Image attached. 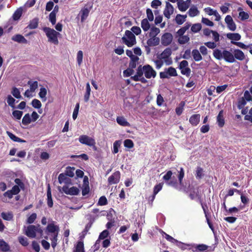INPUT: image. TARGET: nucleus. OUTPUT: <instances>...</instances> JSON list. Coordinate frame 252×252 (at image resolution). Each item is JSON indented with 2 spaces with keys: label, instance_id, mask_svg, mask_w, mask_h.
I'll return each mask as SVG.
<instances>
[{
  "label": "nucleus",
  "instance_id": "obj_58",
  "mask_svg": "<svg viewBox=\"0 0 252 252\" xmlns=\"http://www.w3.org/2000/svg\"><path fill=\"white\" fill-rule=\"evenodd\" d=\"M28 84L30 85V90L32 92H34L38 87V82L36 81L32 83L31 81H29Z\"/></svg>",
  "mask_w": 252,
  "mask_h": 252
},
{
  "label": "nucleus",
  "instance_id": "obj_47",
  "mask_svg": "<svg viewBox=\"0 0 252 252\" xmlns=\"http://www.w3.org/2000/svg\"><path fill=\"white\" fill-rule=\"evenodd\" d=\"M139 60L138 57H134L133 59H130V61L129 63V67L133 69L136 67L137 63Z\"/></svg>",
  "mask_w": 252,
  "mask_h": 252
},
{
  "label": "nucleus",
  "instance_id": "obj_41",
  "mask_svg": "<svg viewBox=\"0 0 252 252\" xmlns=\"http://www.w3.org/2000/svg\"><path fill=\"white\" fill-rule=\"evenodd\" d=\"M201 206L205 214L206 220H210L211 218V214L209 211L207 204L201 203Z\"/></svg>",
  "mask_w": 252,
  "mask_h": 252
},
{
  "label": "nucleus",
  "instance_id": "obj_64",
  "mask_svg": "<svg viewBox=\"0 0 252 252\" xmlns=\"http://www.w3.org/2000/svg\"><path fill=\"white\" fill-rule=\"evenodd\" d=\"M12 115L17 120H20L22 116L23 112L19 110H14L12 112Z\"/></svg>",
  "mask_w": 252,
  "mask_h": 252
},
{
  "label": "nucleus",
  "instance_id": "obj_26",
  "mask_svg": "<svg viewBox=\"0 0 252 252\" xmlns=\"http://www.w3.org/2000/svg\"><path fill=\"white\" fill-rule=\"evenodd\" d=\"M116 121L117 123L120 126H130L129 123L126 121V120L124 117H117Z\"/></svg>",
  "mask_w": 252,
  "mask_h": 252
},
{
  "label": "nucleus",
  "instance_id": "obj_9",
  "mask_svg": "<svg viewBox=\"0 0 252 252\" xmlns=\"http://www.w3.org/2000/svg\"><path fill=\"white\" fill-rule=\"evenodd\" d=\"M145 76L147 78H151V77H155L156 76V72L153 69L152 67L149 65L143 66Z\"/></svg>",
  "mask_w": 252,
  "mask_h": 252
},
{
  "label": "nucleus",
  "instance_id": "obj_19",
  "mask_svg": "<svg viewBox=\"0 0 252 252\" xmlns=\"http://www.w3.org/2000/svg\"><path fill=\"white\" fill-rule=\"evenodd\" d=\"M191 55L193 60L195 62H199L203 59L202 55L197 49H193L191 52Z\"/></svg>",
  "mask_w": 252,
  "mask_h": 252
},
{
  "label": "nucleus",
  "instance_id": "obj_51",
  "mask_svg": "<svg viewBox=\"0 0 252 252\" xmlns=\"http://www.w3.org/2000/svg\"><path fill=\"white\" fill-rule=\"evenodd\" d=\"M74 170H75L74 167H71L70 166H68L66 167L65 174L67 176H69L70 177H73L74 175Z\"/></svg>",
  "mask_w": 252,
  "mask_h": 252
},
{
  "label": "nucleus",
  "instance_id": "obj_37",
  "mask_svg": "<svg viewBox=\"0 0 252 252\" xmlns=\"http://www.w3.org/2000/svg\"><path fill=\"white\" fill-rule=\"evenodd\" d=\"M86 90L85 94H84V101L86 102H87L89 100L90 94H91V87H90L89 83H87Z\"/></svg>",
  "mask_w": 252,
  "mask_h": 252
},
{
  "label": "nucleus",
  "instance_id": "obj_13",
  "mask_svg": "<svg viewBox=\"0 0 252 252\" xmlns=\"http://www.w3.org/2000/svg\"><path fill=\"white\" fill-rule=\"evenodd\" d=\"M173 6L170 3L166 1L165 8L163 11V14L164 16L168 19L170 18L171 15L173 13Z\"/></svg>",
  "mask_w": 252,
  "mask_h": 252
},
{
  "label": "nucleus",
  "instance_id": "obj_33",
  "mask_svg": "<svg viewBox=\"0 0 252 252\" xmlns=\"http://www.w3.org/2000/svg\"><path fill=\"white\" fill-rule=\"evenodd\" d=\"M38 19L35 18L30 21V24L28 26L27 28L30 29H35L38 27Z\"/></svg>",
  "mask_w": 252,
  "mask_h": 252
},
{
  "label": "nucleus",
  "instance_id": "obj_40",
  "mask_svg": "<svg viewBox=\"0 0 252 252\" xmlns=\"http://www.w3.org/2000/svg\"><path fill=\"white\" fill-rule=\"evenodd\" d=\"M160 30L159 28L156 27H152L151 28L150 32H149V36L150 37H155L159 33Z\"/></svg>",
  "mask_w": 252,
  "mask_h": 252
},
{
  "label": "nucleus",
  "instance_id": "obj_21",
  "mask_svg": "<svg viewBox=\"0 0 252 252\" xmlns=\"http://www.w3.org/2000/svg\"><path fill=\"white\" fill-rule=\"evenodd\" d=\"M223 110H221L220 111L217 117V120L218 124V126L220 127H222L224 126L225 122L223 118Z\"/></svg>",
  "mask_w": 252,
  "mask_h": 252
},
{
  "label": "nucleus",
  "instance_id": "obj_38",
  "mask_svg": "<svg viewBox=\"0 0 252 252\" xmlns=\"http://www.w3.org/2000/svg\"><path fill=\"white\" fill-rule=\"evenodd\" d=\"M90 192V187L89 186V182L87 180V183H85V179H84V183L83 184L82 189V193L83 196H85L88 194Z\"/></svg>",
  "mask_w": 252,
  "mask_h": 252
},
{
  "label": "nucleus",
  "instance_id": "obj_42",
  "mask_svg": "<svg viewBox=\"0 0 252 252\" xmlns=\"http://www.w3.org/2000/svg\"><path fill=\"white\" fill-rule=\"evenodd\" d=\"M74 252H85L83 241H78L77 243Z\"/></svg>",
  "mask_w": 252,
  "mask_h": 252
},
{
  "label": "nucleus",
  "instance_id": "obj_3",
  "mask_svg": "<svg viewBox=\"0 0 252 252\" xmlns=\"http://www.w3.org/2000/svg\"><path fill=\"white\" fill-rule=\"evenodd\" d=\"M43 230L39 225H29L26 230L25 234L29 237L33 238L36 237V233L42 235Z\"/></svg>",
  "mask_w": 252,
  "mask_h": 252
},
{
  "label": "nucleus",
  "instance_id": "obj_29",
  "mask_svg": "<svg viewBox=\"0 0 252 252\" xmlns=\"http://www.w3.org/2000/svg\"><path fill=\"white\" fill-rule=\"evenodd\" d=\"M47 229L48 232L53 233H59V227L57 225H55L54 224H49L47 227Z\"/></svg>",
  "mask_w": 252,
  "mask_h": 252
},
{
  "label": "nucleus",
  "instance_id": "obj_16",
  "mask_svg": "<svg viewBox=\"0 0 252 252\" xmlns=\"http://www.w3.org/2000/svg\"><path fill=\"white\" fill-rule=\"evenodd\" d=\"M200 115L199 114L192 115L189 119V122L193 126H196L200 122Z\"/></svg>",
  "mask_w": 252,
  "mask_h": 252
},
{
  "label": "nucleus",
  "instance_id": "obj_32",
  "mask_svg": "<svg viewBox=\"0 0 252 252\" xmlns=\"http://www.w3.org/2000/svg\"><path fill=\"white\" fill-rule=\"evenodd\" d=\"M47 205L50 208H51L53 206V202L52 198V194L51 191V189L50 187H48L47 191Z\"/></svg>",
  "mask_w": 252,
  "mask_h": 252
},
{
  "label": "nucleus",
  "instance_id": "obj_24",
  "mask_svg": "<svg viewBox=\"0 0 252 252\" xmlns=\"http://www.w3.org/2000/svg\"><path fill=\"white\" fill-rule=\"evenodd\" d=\"M243 9L241 7H238V11L239 13V18L241 21H245L249 19V15L248 13L242 11Z\"/></svg>",
  "mask_w": 252,
  "mask_h": 252
},
{
  "label": "nucleus",
  "instance_id": "obj_20",
  "mask_svg": "<svg viewBox=\"0 0 252 252\" xmlns=\"http://www.w3.org/2000/svg\"><path fill=\"white\" fill-rule=\"evenodd\" d=\"M159 38L157 37H150V38L148 39L147 41V44L148 46H156L158 45L159 43Z\"/></svg>",
  "mask_w": 252,
  "mask_h": 252
},
{
  "label": "nucleus",
  "instance_id": "obj_55",
  "mask_svg": "<svg viewBox=\"0 0 252 252\" xmlns=\"http://www.w3.org/2000/svg\"><path fill=\"white\" fill-rule=\"evenodd\" d=\"M58 233H56L53 234L52 238L50 239L51 241V246L53 249H54L57 245V241H58Z\"/></svg>",
  "mask_w": 252,
  "mask_h": 252
},
{
  "label": "nucleus",
  "instance_id": "obj_62",
  "mask_svg": "<svg viewBox=\"0 0 252 252\" xmlns=\"http://www.w3.org/2000/svg\"><path fill=\"white\" fill-rule=\"evenodd\" d=\"M32 107L36 109L40 108L42 105L41 102L39 100L35 98L32 100Z\"/></svg>",
  "mask_w": 252,
  "mask_h": 252
},
{
  "label": "nucleus",
  "instance_id": "obj_57",
  "mask_svg": "<svg viewBox=\"0 0 252 252\" xmlns=\"http://www.w3.org/2000/svg\"><path fill=\"white\" fill-rule=\"evenodd\" d=\"M15 99L13 97H12L11 95H8L7 96V102L8 104V105L13 108H15Z\"/></svg>",
  "mask_w": 252,
  "mask_h": 252
},
{
  "label": "nucleus",
  "instance_id": "obj_43",
  "mask_svg": "<svg viewBox=\"0 0 252 252\" xmlns=\"http://www.w3.org/2000/svg\"><path fill=\"white\" fill-rule=\"evenodd\" d=\"M195 177L197 179H201L204 176L203 169L200 167L197 166L196 170Z\"/></svg>",
  "mask_w": 252,
  "mask_h": 252
},
{
  "label": "nucleus",
  "instance_id": "obj_11",
  "mask_svg": "<svg viewBox=\"0 0 252 252\" xmlns=\"http://www.w3.org/2000/svg\"><path fill=\"white\" fill-rule=\"evenodd\" d=\"M173 40V36L171 33L169 32H166L164 33L161 37V42L163 46L169 45Z\"/></svg>",
  "mask_w": 252,
  "mask_h": 252
},
{
  "label": "nucleus",
  "instance_id": "obj_63",
  "mask_svg": "<svg viewBox=\"0 0 252 252\" xmlns=\"http://www.w3.org/2000/svg\"><path fill=\"white\" fill-rule=\"evenodd\" d=\"M124 146L126 148L130 149L133 147L134 143L131 139H126L124 142Z\"/></svg>",
  "mask_w": 252,
  "mask_h": 252
},
{
  "label": "nucleus",
  "instance_id": "obj_22",
  "mask_svg": "<svg viewBox=\"0 0 252 252\" xmlns=\"http://www.w3.org/2000/svg\"><path fill=\"white\" fill-rule=\"evenodd\" d=\"M169 184L179 191H186V186H181L179 183H178L177 181H171Z\"/></svg>",
  "mask_w": 252,
  "mask_h": 252
},
{
  "label": "nucleus",
  "instance_id": "obj_39",
  "mask_svg": "<svg viewBox=\"0 0 252 252\" xmlns=\"http://www.w3.org/2000/svg\"><path fill=\"white\" fill-rule=\"evenodd\" d=\"M141 28L144 31L147 32L150 28V25L147 19H144L141 21Z\"/></svg>",
  "mask_w": 252,
  "mask_h": 252
},
{
  "label": "nucleus",
  "instance_id": "obj_50",
  "mask_svg": "<svg viewBox=\"0 0 252 252\" xmlns=\"http://www.w3.org/2000/svg\"><path fill=\"white\" fill-rule=\"evenodd\" d=\"M176 243L177 246L182 250L191 249L190 245L186 244L183 243L181 242H179L178 241H177V242H176Z\"/></svg>",
  "mask_w": 252,
  "mask_h": 252
},
{
  "label": "nucleus",
  "instance_id": "obj_1",
  "mask_svg": "<svg viewBox=\"0 0 252 252\" xmlns=\"http://www.w3.org/2000/svg\"><path fill=\"white\" fill-rule=\"evenodd\" d=\"M190 26V23H186L184 27L180 28L176 32V36L178 37V42L180 44H185L189 41L190 38L189 35H184V33L189 30Z\"/></svg>",
  "mask_w": 252,
  "mask_h": 252
},
{
  "label": "nucleus",
  "instance_id": "obj_49",
  "mask_svg": "<svg viewBox=\"0 0 252 252\" xmlns=\"http://www.w3.org/2000/svg\"><path fill=\"white\" fill-rule=\"evenodd\" d=\"M47 94V90L46 88L42 87L40 89V92L39 93V97L42 99L43 101H45L46 100V95Z\"/></svg>",
  "mask_w": 252,
  "mask_h": 252
},
{
  "label": "nucleus",
  "instance_id": "obj_36",
  "mask_svg": "<svg viewBox=\"0 0 252 252\" xmlns=\"http://www.w3.org/2000/svg\"><path fill=\"white\" fill-rule=\"evenodd\" d=\"M199 13V11L196 6H192L188 11V14L190 17H193L197 16Z\"/></svg>",
  "mask_w": 252,
  "mask_h": 252
},
{
  "label": "nucleus",
  "instance_id": "obj_10",
  "mask_svg": "<svg viewBox=\"0 0 252 252\" xmlns=\"http://www.w3.org/2000/svg\"><path fill=\"white\" fill-rule=\"evenodd\" d=\"M63 191L65 194L71 195H78L80 192L79 189L76 187H72L69 188L66 186H64L63 187Z\"/></svg>",
  "mask_w": 252,
  "mask_h": 252
},
{
  "label": "nucleus",
  "instance_id": "obj_52",
  "mask_svg": "<svg viewBox=\"0 0 252 252\" xmlns=\"http://www.w3.org/2000/svg\"><path fill=\"white\" fill-rule=\"evenodd\" d=\"M121 142L120 140H117L113 143V150L112 152L114 154H117L119 152V148L120 147Z\"/></svg>",
  "mask_w": 252,
  "mask_h": 252
},
{
  "label": "nucleus",
  "instance_id": "obj_27",
  "mask_svg": "<svg viewBox=\"0 0 252 252\" xmlns=\"http://www.w3.org/2000/svg\"><path fill=\"white\" fill-rule=\"evenodd\" d=\"M191 248L194 249L195 250H193V251H199V252H204L207 250L208 248V246L205 244H199L193 245L191 246Z\"/></svg>",
  "mask_w": 252,
  "mask_h": 252
},
{
  "label": "nucleus",
  "instance_id": "obj_28",
  "mask_svg": "<svg viewBox=\"0 0 252 252\" xmlns=\"http://www.w3.org/2000/svg\"><path fill=\"white\" fill-rule=\"evenodd\" d=\"M10 250V247L3 239H0V251L6 252Z\"/></svg>",
  "mask_w": 252,
  "mask_h": 252
},
{
  "label": "nucleus",
  "instance_id": "obj_2",
  "mask_svg": "<svg viewBox=\"0 0 252 252\" xmlns=\"http://www.w3.org/2000/svg\"><path fill=\"white\" fill-rule=\"evenodd\" d=\"M42 30L45 33L48 41L54 43L55 45L59 44L58 36L60 34L59 32H56L53 29L49 27H43Z\"/></svg>",
  "mask_w": 252,
  "mask_h": 252
},
{
  "label": "nucleus",
  "instance_id": "obj_25",
  "mask_svg": "<svg viewBox=\"0 0 252 252\" xmlns=\"http://www.w3.org/2000/svg\"><path fill=\"white\" fill-rule=\"evenodd\" d=\"M226 37L233 41H238L241 38V35L238 33H228L226 34Z\"/></svg>",
  "mask_w": 252,
  "mask_h": 252
},
{
  "label": "nucleus",
  "instance_id": "obj_61",
  "mask_svg": "<svg viewBox=\"0 0 252 252\" xmlns=\"http://www.w3.org/2000/svg\"><path fill=\"white\" fill-rule=\"evenodd\" d=\"M108 204V201L105 196H101L98 201L97 204L100 206L106 205Z\"/></svg>",
  "mask_w": 252,
  "mask_h": 252
},
{
  "label": "nucleus",
  "instance_id": "obj_56",
  "mask_svg": "<svg viewBox=\"0 0 252 252\" xmlns=\"http://www.w3.org/2000/svg\"><path fill=\"white\" fill-rule=\"evenodd\" d=\"M56 15L54 12H51L49 15V20L53 25L56 23Z\"/></svg>",
  "mask_w": 252,
  "mask_h": 252
},
{
  "label": "nucleus",
  "instance_id": "obj_54",
  "mask_svg": "<svg viewBox=\"0 0 252 252\" xmlns=\"http://www.w3.org/2000/svg\"><path fill=\"white\" fill-rule=\"evenodd\" d=\"M19 242L24 247H26L29 245L28 239L24 236H19L18 237Z\"/></svg>",
  "mask_w": 252,
  "mask_h": 252
},
{
  "label": "nucleus",
  "instance_id": "obj_14",
  "mask_svg": "<svg viewBox=\"0 0 252 252\" xmlns=\"http://www.w3.org/2000/svg\"><path fill=\"white\" fill-rule=\"evenodd\" d=\"M223 57L222 58L228 63H233L235 60L232 53L227 50H223L222 51Z\"/></svg>",
  "mask_w": 252,
  "mask_h": 252
},
{
  "label": "nucleus",
  "instance_id": "obj_5",
  "mask_svg": "<svg viewBox=\"0 0 252 252\" xmlns=\"http://www.w3.org/2000/svg\"><path fill=\"white\" fill-rule=\"evenodd\" d=\"M177 75L176 69L172 66L165 68L164 71L159 73V76L161 79L169 78L170 77H175Z\"/></svg>",
  "mask_w": 252,
  "mask_h": 252
},
{
  "label": "nucleus",
  "instance_id": "obj_4",
  "mask_svg": "<svg viewBox=\"0 0 252 252\" xmlns=\"http://www.w3.org/2000/svg\"><path fill=\"white\" fill-rule=\"evenodd\" d=\"M122 39L123 43L129 47H132L136 43L135 36L129 30L125 32V36H123Z\"/></svg>",
  "mask_w": 252,
  "mask_h": 252
},
{
  "label": "nucleus",
  "instance_id": "obj_31",
  "mask_svg": "<svg viewBox=\"0 0 252 252\" xmlns=\"http://www.w3.org/2000/svg\"><path fill=\"white\" fill-rule=\"evenodd\" d=\"M7 135L9 137V138L13 141L14 142H21V143H25L26 142V141L25 140L22 139L20 138L19 137L16 136L15 135L13 134L12 133L7 131L6 132Z\"/></svg>",
  "mask_w": 252,
  "mask_h": 252
},
{
  "label": "nucleus",
  "instance_id": "obj_48",
  "mask_svg": "<svg viewBox=\"0 0 252 252\" xmlns=\"http://www.w3.org/2000/svg\"><path fill=\"white\" fill-rule=\"evenodd\" d=\"M32 122V119L29 113L25 115L22 119V124L24 125H28L30 124Z\"/></svg>",
  "mask_w": 252,
  "mask_h": 252
},
{
  "label": "nucleus",
  "instance_id": "obj_18",
  "mask_svg": "<svg viewBox=\"0 0 252 252\" xmlns=\"http://www.w3.org/2000/svg\"><path fill=\"white\" fill-rule=\"evenodd\" d=\"M233 54L234 59H236L239 61H243L245 58L244 53L239 49H235L233 51Z\"/></svg>",
  "mask_w": 252,
  "mask_h": 252
},
{
  "label": "nucleus",
  "instance_id": "obj_17",
  "mask_svg": "<svg viewBox=\"0 0 252 252\" xmlns=\"http://www.w3.org/2000/svg\"><path fill=\"white\" fill-rule=\"evenodd\" d=\"M144 73L143 66L142 67L141 65H140L137 69L136 74L133 76H131L130 79L132 80H137L139 77L143 76Z\"/></svg>",
  "mask_w": 252,
  "mask_h": 252
},
{
  "label": "nucleus",
  "instance_id": "obj_53",
  "mask_svg": "<svg viewBox=\"0 0 252 252\" xmlns=\"http://www.w3.org/2000/svg\"><path fill=\"white\" fill-rule=\"evenodd\" d=\"M68 180L69 179L66 177L65 174L61 173L58 177V181L61 184L63 183H66Z\"/></svg>",
  "mask_w": 252,
  "mask_h": 252
},
{
  "label": "nucleus",
  "instance_id": "obj_34",
  "mask_svg": "<svg viewBox=\"0 0 252 252\" xmlns=\"http://www.w3.org/2000/svg\"><path fill=\"white\" fill-rule=\"evenodd\" d=\"M179 174L178 175V181L180 185L181 186H184V184L183 183V178L185 176L184 170L183 167H181L180 171H179Z\"/></svg>",
  "mask_w": 252,
  "mask_h": 252
},
{
  "label": "nucleus",
  "instance_id": "obj_7",
  "mask_svg": "<svg viewBox=\"0 0 252 252\" xmlns=\"http://www.w3.org/2000/svg\"><path fill=\"white\" fill-rule=\"evenodd\" d=\"M171 54V49L170 48H166L160 55V59H163L167 65H170L172 63L171 58H170Z\"/></svg>",
  "mask_w": 252,
  "mask_h": 252
},
{
  "label": "nucleus",
  "instance_id": "obj_45",
  "mask_svg": "<svg viewBox=\"0 0 252 252\" xmlns=\"http://www.w3.org/2000/svg\"><path fill=\"white\" fill-rule=\"evenodd\" d=\"M202 28L201 24L200 23H196L193 24L191 27V31L193 33H196L199 32Z\"/></svg>",
  "mask_w": 252,
  "mask_h": 252
},
{
  "label": "nucleus",
  "instance_id": "obj_8",
  "mask_svg": "<svg viewBox=\"0 0 252 252\" xmlns=\"http://www.w3.org/2000/svg\"><path fill=\"white\" fill-rule=\"evenodd\" d=\"M121 173L119 171L113 173L108 179L109 185L117 184L120 180Z\"/></svg>",
  "mask_w": 252,
  "mask_h": 252
},
{
  "label": "nucleus",
  "instance_id": "obj_59",
  "mask_svg": "<svg viewBox=\"0 0 252 252\" xmlns=\"http://www.w3.org/2000/svg\"><path fill=\"white\" fill-rule=\"evenodd\" d=\"M246 100L244 97H241L239 99L237 103V107L239 109H242L246 104Z\"/></svg>",
  "mask_w": 252,
  "mask_h": 252
},
{
  "label": "nucleus",
  "instance_id": "obj_60",
  "mask_svg": "<svg viewBox=\"0 0 252 252\" xmlns=\"http://www.w3.org/2000/svg\"><path fill=\"white\" fill-rule=\"evenodd\" d=\"M11 94L16 98H21L20 92L19 90L16 87H13L12 88V91H11Z\"/></svg>",
  "mask_w": 252,
  "mask_h": 252
},
{
  "label": "nucleus",
  "instance_id": "obj_12",
  "mask_svg": "<svg viewBox=\"0 0 252 252\" xmlns=\"http://www.w3.org/2000/svg\"><path fill=\"white\" fill-rule=\"evenodd\" d=\"M90 11V9H89L87 7H83L82 8L79 14L78 15L77 17H76L77 19L79 18V17L80 16L81 17V22L83 23L88 18L89 13Z\"/></svg>",
  "mask_w": 252,
  "mask_h": 252
},
{
  "label": "nucleus",
  "instance_id": "obj_30",
  "mask_svg": "<svg viewBox=\"0 0 252 252\" xmlns=\"http://www.w3.org/2000/svg\"><path fill=\"white\" fill-rule=\"evenodd\" d=\"M178 7L181 11H185L188 9V5L184 3L183 0H177Z\"/></svg>",
  "mask_w": 252,
  "mask_h": 252
},
{
  "label": "nucleus",
  "instance_id": "obj_46",
  "mask_svg": "<svg viewBox=\"0 0 252 252\" xmlns=\"http://www.w3.org/2000/svg\"><path fill=\"white\" fill-rule=\"evenodd\" d=\"M213 56L217 60H221L223 57L222 52L218 49H216L213 51Z\"/></svg>",
  "mask_w": 252,
  "mask_h": 252
},
{
  "label": "nucleus",
  "instance_id": "obj_6",
  "mask_svg": "<svg viewBox=\"0 0 252 252\" xmlns=\"http://www.w3.org/2000/svg\"><path fill=\"white\" fill-rule=\"evenodd\" d=\"M79 141L83 144L89 146L95 147V141L94 139L89 137L86 135H81L79 137Z\"/></svg>",
  "mask_w": 252,
  "mask_h": 252
},
{
  "label": "nucleus",
  "instance_id": "obj_44",
  "mask_svg": "<svg viewBox=\"0 0 252 252\" xmlns=\"http://www.w3.org/2000/svg\"><path fill=\"white\" fill-rule=\"evenodd\" d=\"M22 14V9L21 8H19L17 9L14 14H13L12 17L13 20L16 21L20 19Z\"/></svg>",
  "mask_w": 252,
  "mask_h": 252
},
{
  "label": "nucleus",
  "instance_id": "obj_23",
  "mask_svg": "<svg viewBox=\"0 0 252 252\" xmlns=\"http://www.w3.org/2000/svg\"><path fill=\"white\" fill-rule=\"evenodd\" d=\"M187 17V15H181L178 14L176 15L175 17L176 23L178 25H181L186 21Z\"/></svg>",
  "mask_w": 252,
  "mask_h": 252
},
{
  "label": "nucleus",
  "instance_id": "obj_35",
  "mask_svg": "<svg viewBox=\"0 0 252 252\" xmlns=\"http://www.w3.org/2000/svg\"><path fill=\"white\" fill-rule=\"evenodd\" d=\"M1 216L5 220H10L13 219V214L12 212H2Z\"/></svg>",
  "mask_w": 252,
  "mask_h": 252
},
{
  "label": "nucleus",
  "instance_id": "obj_15",
  "mask_svg": "<svg viewBox=\"0 0 252 252\" xmlns=\"http://www.w3.org/2000/svg\"><path fill=\"white\" fill-rule=\"evenodd\" d=\"M11 39L13 41L19 43L27 44L28 42V40L24 37V36L20 34H17L13 35Z\"/></svg>",
  "mask_w": 252,
  "mask_h": 252
}]
</instances>
